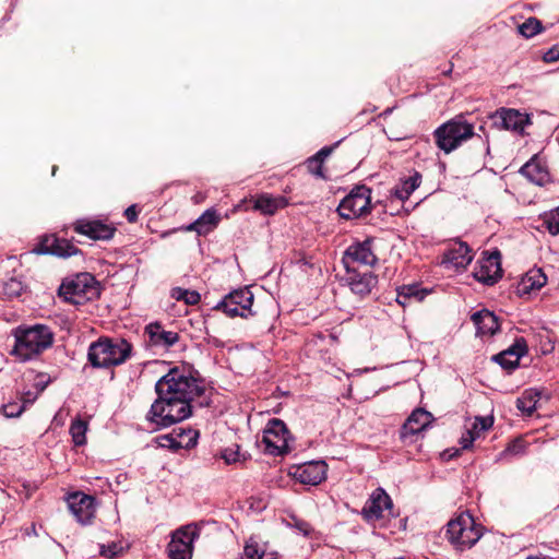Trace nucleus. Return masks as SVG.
<instances>
[{
  "instance_id": "nucleus-1",
  "label": "nucleus",
  "mask_w": 559,
  "mask_h": 559,
  "mask_svg": "<svg viewBox=\"0 0 559 559\" xmlns=\"http://www.w3.org/2000/svg\"><path fill=\"white\" fill-rule=\"evenodd\" d=\"M157 399L146 418L158 428H167L192 415V402L205 392L199 373L189 365L173 367L155 383Z\"/></svg>"
},
{
  "instance_id": "nucleus-2",
  "label": "nucleus",
  "mask_w": 559,
  "mask_h": 559,
  "mask_svg": "<svg viewBox=\"0 0 559 559\" xmlns=\"http://www.w3.org/2000/svg\"><path fill=\"white\" fill-rule=\"evenodd\" d=\"M13 354L26 361L49 348L53 342V333L44 324L17 328L14 333Z\"/></svg>"
},
{
  "instance_id": "nucleus-3",
  "label": "nucleus",
  "mask_w": 559,
  "mask_h": 559,
  "mask_svg": "<svg viewBox=\"0 0 559 559\" xmlns=\"http://www.w3.org/2000/svg\"><path fill=\"white\" fill-rule=\"evenodd\" d=\"M132 346L124 338L100 337L90 345L88 361L95 368L122 365L131 355Z\"/></svg>"
},
{
  "instance_id": "nucleus-4",
  "label": "nucleus",
  "mask_w": 559,
  "mask_h": 559,
  "mask_svg": "<svg viewBox=\"0 0 559 559\" xmlns=\"http://www.w3.org/2000/svg\"><path fill=\"white\" fill-rule=\"evenodd\" d=\"M450 543L459 550L474 546L483 535L481 527L476 524L469 513H461L448 523Z\"/></svg>"
},
{
  "instance_id": "nucleus-5",
  "label": "nucleus",
  "mask_w": 559,
  "mask_h": 559,
  "mask_svg": "<svg viewBox=\"0 0 559 559\" xmlns=\"http://www.w3.org/2000/svg\"><path fill=\"white\" fill-rule=\"evenodd\" d=\"M473 135L474 126L468 123L463 116L455 117L435 131L436 143L445 153L452 152Z\"/></svg>"
},
{
  "instance_id": "nucleus-6",
  "label": "nucleus",
  "mask_w": 559,
  "mask_h": 559,
  "mask_svg": "<svg viewBox=\"0 0 559 559\" xmlns=\"http://www.w3.org/2000/svg\"><path fill=\"white\" fill-rule=\"evenodd\" d=\"M59 296L67 302L75 306L84 305L86 301L96 299L99 296L97 283L90 273H81L74 278L63 282L59 287Z\"/></svg>"
},
{
  "instance_id": "nucleus-7",
  "label": "nucleus",
  "mask_w": 559,
  "mask_h": 559,
  "mask_svg": "<svg viewBox=\"0 0 559 559\" xmlns=\"http://www.w3.org/2000/svg\"><path fill=\"white\" fill-rule=\"evenodd\" d=\"M371 190L366 186L355 187L340 203L338 214L350 219L368 214L371 211Z\"/></svg>"
},
{
  "instance_id": "nucleus-8",
  "label": "nucleus",
  "mask_w": 559,
  "mask_h": 559,
  "mask_svg": "<svg viewBox=\"0 0 559 559\" xmlns=\"http://www.w3.org/2000/svg\"><path fill=\"white\" fill-rule=\"evenodd\" d=\"M200 531L194 525H186L176 530L167 546L170 559H191L193 542L199 537Z\"/></svg>"
},
{
  "instance_id": "nucleus-9",
  "label": "nucleus",
  "mask_w": 559,
  "mask_h": 559,
  "mask_svg": "<svg viewBox=\"0 0 559 559\" xmlns=\"http://www.w3.org/2000/svg\"><path fill=\"white\" fill-rule=\"evenodd\" d=\"M253 304V294L249 288H240L229 293L224 299L216 306V309L222 310L228 317H241L248 318L253 316L251 307Z\"/></svg>"
},
{
  "instance_id": "nucleus-10",
  "label": "nucleus",
  "mask_w": 559,
  "mask_h": 559,
  "mask_svg": "<svg viewBox=\"0 0 559 559\" xmlns=\"http://www.w3.org/2000/svg\"><path fill=\"white\" fill-rule=\"evenodd\" d=\"M288 436L285 424L281 419L273 418L263 431L262 441L269 453L280 455L288 451Z\"/></svg>"
},
{
  "instance_id": "nucleus-11",
  "label": "nucleus",
  "mask_w": 559,
  "mask_h": 559,
  "mask_svg": "<svg viewBox=\"0 0 559 559\" xmlns=\"http://www.w3.org/2000/svg\"><path fill=\"white\" fill-rule=\"evenodd\" d=\"M372 242L371 238H367L361 242L350 245L346 249L343 258L346 271L353 270L352 265L355 263L368 266H373L377 263L378 258L373 252Z\"/></svg>"
},
{
  "instance_id": "nucleus-12",
  "label": "nucleus",
  "mask_w": 559,
  "mask_h": 559,
  "mask_svg": "<svg viewBox=\"0 0 559 559\" xmlns=\"http://www.w3.org/2000/svg\"><path fill=\"white\" fill-rule=\"evenodd\" d=\"M68 507L76 521L83 525L90 524L95 516L96 503L92 496L73 492L68 497Z\"/></svg>"
},
{
  "instance_id": "nucleus-13",
  "label": "nucleus",
  "mask_w": 559,
  "mask_h": 559,
  "mask_svg": "<svg viewBox=\"0 0 559 559\" xmlns=\"http://www.w3.org/2000/svg\"><path fill=\"white\" fill-rule=\"evenodd\" d=\"M73 230L93 240H109L116 228L99 219L81 218L73 223Z\"/></svg>"
},
{
  "instance_id": "nucleus-14",
  "label": "nucleus",
  "mask_w": 559,
  "mask_h": 559,
  "mask_svg": "<svg viewBox=\"0 0 559 559\" xmlns=\"http://www.w3.org/2000/svg\"><path fill=\"white\" fill-rule=\"evenodd\" d=\"M501 254L498 250L491 252L478 262L474 271V277L486 285H493L501 276Z\"/></svg>"
},
{
  "instance_id": "nucleus-15",
  "label": "nucleus",
  "mask_w": 559,
  "mask_h": 559,
  "mask_svg": "<svg viewBox=\"0 0 559 559\" xmlns=\"http://www.w3.org/2000/svg\"><path fill=\"white\" fill-rule=\"evenodd\" d=\"M39 254H53L61 258L75 255L79 249L64 238L55 235L45 236L34 249Z\"/></svg>"
},
{
  "instance_id": "nucleus-16",
  "label": "nucleus",
  "mask_w": 559,
  "mask_h": 559,
  "mask_svg": "<svg viewBox=\"0 0 559 559\" xmlns=\"http://www.w3.org/2000/svg\"><path fill=\"white\" fill-rule=\"evenodd\" d=\"M345 281L350 292L359 298H365L370 295L378 284V277L373 273H359L355 270L347 271Z\"/></svg>"
},
{
  "instance_id": "nucleus-17",
  "label": "nucleus",
  "mask_w": 559,
  "mask_h": 559,
  "mask_svg": "<svg viewBox=\"0 0 559 559\" xmlns=\"http://www.w3.org/2000/svg\"><path fill=\"white\" fill-rule=\"evenodd\" d=\"M393 507L390 496L382 489H376L362 508V514L366 520H379L384 516V511Z\"/></svg>"
},
{
  "instance_id": "nucleus-18",
  "label": "nucleus",
  "mask_w": 559,
  "mask_h": 559,
  "mask_svg": "<svg viewBox=\"0 0 559 559\" xmlns=\"http://www.w3.org/2000/svg\"><path fill=\"white\" fill-rule=\"evenodd\" d=\"M472 254L465 242H454L443 254L442 264L448 269H465L472 262Z\"/></svg>"
},
{
  "instance_id": "nucleus-19",
  "label": "nucleus",
  "mask_w": 559,
  "mask_h": 559,
  "mask_svg": "<svg viewBox=\"0 0 559 559\" xmlns=\"http://www.w3.org/2000/svg\"><path fill=\"white\" fill-rule=\"evenodd\" d=\"M151 346L168 349L179 341V334L174 331H166L158 322L150 323L145 328Z\"/></svg>"
},
{
  "instance_id": "nucleus-20",
  "label": "nucleus",
  "mask_w": 559,
  "mask_h": 559,
  "mask_svg": "<svg viewBox=\"0 0 559 559\" xmlns=\"http://www.w3.org/2000/svg\"><path fill=\"white\" fill-rule=\"evenodd\" d=\"M325 463L322 461H312L299 466L294 475L301 484L318 485L325 479Z\"/></svg>"
},
{
  "instance_id": "nucleus-21",
  "label": "nucleus",
  "mask_w": 559,
  "mask_h": 559,
  "mask_svg": "<svg viewBox=\"0 0 559 559\" xmlns=\"http://www.w3.org/2000/svg\"><path fill=\"white\" fill-rule=\"evenodd\" d=\"M496 119H499L503 129L519 133L530 123V117L516 109L501 108L496 112Z\"/></svg>"
},
{
  "instance_id": "nucleus-22",
  "label": "nucleus",
  "mask_w": 559,
  "mask_h": 559,
  "mask_svg": "<svg viewBox=\"0 0 559 559\" xmlns=\"http://www.w3.org/2000/svg\"><path fill=\"white\" fill-rule=\"evenodd\" d=\"M526 353L527 346L525 341L522 338L518 340L508 349L493 356V360L497 361L503 369L513 370L519 366L521 357H523Z\"/></svg>"
},
{
  "instance_id": "nucleus-23",
  "label": "nucleus",
  "mask_w": 559,
  "mask_h": 559,
  "mask_svg": "<svg viewBox=\"0 0 559 559\" xmlns=\"http://www.w3.org/2000/svg\"><path fill=\"white\" fill-rule=\"evenodd\" d=\"M221 221L216 210H206L198 219L186 226L183 229L187 231H195L199 236L207 235L213 231Z\"/></svg>"
},
{
  "instance_id": "nucleus-24",
  "label": "nucleus",
  "mask_w": 559,
  "mask_h": 559,
  "mask_svg": "<svg viewBox=\"0 0 559 559\" xmlns=\"http://www.w3.org/2000/svg\"><path fill=\"white\" fill-rule=\"evenodd\" d=\"M472 321L481 336H491L499 330L498 318L487 309L473 313Z\"/></svg>"
},
{
  "instance_id": "nucleus-25",
  "label": "nucleus",
  "mask_w": 559,
  "mask_h": 559,
  "mask_svg": "<svg viewBox=\"0 0 559 559\" xmlns=\"http://www.w3.org/2000/svg\"><path fill=\"white\" fill-rule=\"evenodd\" d=\"M547 283V276L540 269L530 270L521 280L518 285V293L521 296L530 295L533 292L539 290Z\"/></svg>"
},
{
  "instance_id": "nucleus-26",
  "label": "nucleus",
  "mask_w": 559,
  "mask_h": 559,
  "mask_svg": "<svg viewBox=\"0 0 559 559\" xmlns=\"http://www.w3.org/2000/svg\"><path fill=\"white\" fill-rule=\"evenodd\" d=\"M288 204L285 197H272L270 194L258 195L254 200V210L265 215H273L280 209H284Z\"/></svg>"
},
{
  "instance_id": "nucleus-27",
  "label": "nucleus",
  "mask_w": 559,
  "mask_h": 559,
  "mask_svg": "<svg viewBox=\"0 0 559 559\" xmlns=\"http://www.w3.org/2000/svg\"><path fill=\"white\" fill-rule=\"evenodd\" d=\"M542 392L537 389L525 390L516 400L518 409L525 416H532L540 400Z\"/></svg>"
},
{
  "instance_id": "nucleus-28",
  "label": "nucleus",
  "mask_w": 559,
  "mask_h": 559,
  "mask_svg": "<svg viewBox=\"0 0 559 559\" xmlns=\"http://www.w3.org/2000/svg\"><path fill=\"white\" fill-rule=\"evenodd\" d=\"M520 173L525 176L530 181L536 185H543V182L547 179V171L542 167L536 157L531 158L527 163H525Z\"/></svg>"
},
{
  "instance_id": "nucleus-29",
  "label": "nucleus",
  "mask_w": 559,
  "mask_h": 559,
  "mask_svg": "<svg viewBox=\"0 0 559 559\" xmlns=\"http://www.w3.org/2000/svg\"><path fill=\"white\" fill-rule=\"evenodd\" d=\"M430 413L424 409H416L404 424V429L409 433H418L428 425Z\"/></svg>"
},
{
  "instance_id": "nucleus-30",
  "label": "nucleus",
  "mask_w": 559,
  "mask_h": 559,
  "mask_svg": "<svg viewBox=\"0 0 559 559\" xmlns=\"http://www.w3.org/2000/svg\"><path fill=\"white\" fill-rule=\"evenodd\" d=\"M420 182L421 175L415 173L413 176L402 181L401 185L395 188V197L402 201L407 200L409 195L419 187Z\"/></svg>"
},
{
  "instance_id": "nucleus-31",
  "label": "nucleus",
  "mask_w": 559,
  "mask_h": 559,
  "mask_svg": "<svg viewBox=\"0 0 559 559\" xmlns=\"http://www.w3.org/2000/svg\"><path fill=\"white\" fill-rule=\"evenodd\" d=\"M87 421L75 418L70 426V435L75 445H83L86 443Z\"/></svg>"
},
{
  "instance_id": "nucleus-32",
  "label": "nucleus",
  "mask_w": 559,
  "mask_h": 559,
  "mask_svg": "<svg viewBox=\"0 0 559 559\" xmlns=\"http://www.w3.org/2000/svg\"><path fill=\"white\" fill-rule=\"evenodd\" d=\"M171 297L177 300H183L187 305H197L200 301V294L195 290H188L176 287L171 290Z\"/></svg>"
},
{
  "instance_id": "nucleus-33",
  "label": "nucleus",
  "mask_w": 559,
  "mask_h": 559,
  "mask_svg": "<svg viewBox=\"0 0 559 559\" xmlns=\"http://www.w3.org/2000/svg\"><path fill=\"white\" fill-rule=\"evenodd\" d=\"M519 32L522 36L531 38L542 32V23L535 17H530L519 25Z\"/></svg>"
},
{
  "instance_id": "nucleus-34",
  "label": "nucleus",
  "mask_w": 559,
  "mask_h": 559,
  "mask_svg": "<svg viewBox=\"0 0 559 559\" xmlns=\"http://www.w3.org/2000/svg\"><path fill=\"white\" fill-rule=\"evenodd\" d=\"M24 289L23 283L17 278H10L3 283L2 293L8 298L19 297Z\"/></svg>"
},
{
  "instance_id": "nucleus-35",
  "label": "nucleus",
  "mask_w": 559,
  "mask_h": 559,
  "mask_svg": "<svg viewBox=\"0 0 559 559\" xmlns=\"http://www.w3.org/2000/svg\"><path fill=\"white\" fill-rule=\"evenodd\" d=\"M26 400H27V396L25 395L23 399V403L9 402V403L4 404L2 406L3 415L8 418H14V417L20 416L25 408V404L28 403Z\"/></svg>"
},
{
  "instance_id": "nucleus-36",
  "label": "nucleus",
  "mask_w": 559,
  "mask_h": 559,
  "mask_svg": "<svg viewBox=\"0 0 559 559\" xmlns=\"http://www.w3.org/2000/svg\"><path fill=\"white\" fill-rule=\"evenodd\" d=\"M544 224L551 235H559V206L545 215Z\"/></svg>"
},
{
  "instance_id": "nucleus-37",
  "label": "nucleus",
  "mask_w": 559,
  "mask_h": 559,
  "mask_svg": "<svg viewBox=\"0 0 559 559\" xmlns=\"http://www.w3.org/2000/svg\"><path fill=\"white\" fill-rule=\"evenodd\" d=\"M124 550V546L121 542H112L108 545L100 546V555L108 558H115L121 555Z\"/></svg>"
},
{
  "instance_id": "nucleus-38",
  "label": "nucleus",
  "mask_w": 559,
  "mask_h": 559,
  "mask_svg": "<svg viewBox=\"0 0 559 559\" xmlns=\"http://www.w3.org/2000/svg\"><path fill=\"white\" fill-rule=\"evenodd\" d=\"M49 381H50V378L47 374H44V373L37 374L35 382H34V386L36 388L37 392L34 395L31 392L26 393V396H27L26 401L27 402L35 401L37 399V395L46 389Z\"/></svg>"
},
{
  "instance_id": "nucleus-39",
  "label": "nucleus",
  "mask_w": 559,
  "mask_h": 559,
  "mask_svg": "<svg viewBox=\"0 0 559 559\" xmlns=\"http://www.w3.org/2000/svg\"><path fill=\"white\" fill-rule=\"evenodd\" d=\"M418 290L415 286H403L397 290L396 301L404 306L406 300L413 297H417Z\"/></svg>"
},
{
  "instance_id": "nucleus-40",
  "label": "nucleus",
  "mask_w": 559,
  "mask_h": 559,
  "mask_svg": "<svg viewBox=\"0 0 559 559\" xmlns=\"http://www.w3.org/2000/svg\"><path fill=\"white\" fill-rule=\"evenodd\" d=\"M322 164L323 162H321L320 158L316 157L314 155L306 160L308 171L319 178H324Z\"/></svg>"
},
{
  "instance_id": "nucleus-41",
  "label": "nucleus",
  "mask_w": 559,
  "mask_h": 559,
  "mask_svg": "<svg viewBox=\"0 0 559 559\" xmlns=\"http://www.w3.org/2000/svg\"><path fill=\"white\" fill-rule=\"evenodd\" d=\"M223 459L227 464L236 463L240 461L239 447L235 445L234 448H227L223 452Z\"/></svg>"
},
{
  "instance_id": "nucleus-42",
  "label": "nucleus",
  "mask_w": 559,
  "mask_h": 559,
  "mask_svg": "<svg viewBox=\"0 0 559 559\" xmlns=\"http://www.w3.org/2000/svg\"><path fill=\"white\" fill-rule=\"evenodd\" d=\"M474 423L479 427V431L485 432L489 430L493 425V417L492 416H477L475 417Z\"/></svg>"
},
{
  "instance_id": "nucleus-43",
  "label": "nucleus",
  "mask_w": 559,
  "mask_h": 559,
  "mask_svg": "<svg viewBox=\"0 0 559 559\" xmlns=\"http://www.w3.org/2000/svg\"><path fill=\"white\" fill-rule=\"evenodd\" d=\"M294 526L304 535V536H309L313 528L312 526L306 522V521H302V520H298V519H294Z\"/></svg>"
},
{
  "instance_id": "nucleus-44",
  "label": "nucleus",
  "mask_w": 559,
  "mask_h": 559,
  "mask_svg": "<svg viewBox=\"0 0 559 559\" xmlns=\"http://www.w3.org/2000/svg\"><path fill=\"white\" fill-rule=\"evenodd\" d=\"M558 59H559V48H557V47L549 49L544 55V60L546 62H554V61H557Z\"/></svg>"
},
{
  "instance_id": "nucleus-45",
  "label": "nucleus",
  "mask_w": 559,
  "mask_h": 559,
  "mask_svg": "<svg viewBox=\"0 0 559 559\" xmlns=\"http://www.w3.org/2000/svg\"><path fill=\"white\" fill-rule=\"evenodd\" d=\"M124 216H126V218L128 219V222H130V223H134V222L138 219V211H136V206H135V205H131V206H129V207L124 211Z\"/></svg>"
},
{
  "instance_id": "nucleus-46",
  "label": "nucleus",
  "mask_w": 559,
  "mask_h": 559,
  "mask_svg": "<svg viewBox=\"0 0 559 559\" xmlns=\"http://www.w3.org/2000/svg\"><path fill=\"white\" fill-rule=\"evenodd\" d=\"M476 440L468 431H466L461 438V444L463 449H469L473 441Z\"/></svg>"
},
{
  "instance_id": "nucleus-47",
  "label": "nucleus",
  "mask_w": 559,
  "mask_h": 559,
  "mask_svg": "<svg viewBox=\"0 0 559 559\" xmlns=\"http://www.w3.org/2000/svg\"><path fill=\"white\" fill-rule=\"evenodd\" d=\"M333 147L332 146H324L322 147L317 154H314L316 157L320 158L321 162H324V159L330 156L332 153Z\"/></svg>"
},
{
  "instance_id": "nucleus-48",
  "label": "nucleus",
  "mask_w": 559,
  "mask_h": 559,
  "mask_svg": "<svg viewBox=\"0 0 559 559\" xmlns=\"http://www.w3.org/2000/svg\"><path fill=\"white\" fill-rule=\"evenodd\" d=\"M188 435H189V440L187 441V443L185 444V447H186V448H190V447L195 445V443H197V438H198V432H197V431H193V430H190Z\"/></svg>"
},
{
  "instance_id": "nucleus-49",
  "label": "nucleus",
  "mask_w": 559,
  "mask_h": 559,
  "mask_svg": "<svg viewBox=\"0 0 559 559\" xmlns=\"http://www.w3.org/2000/svg\"><path fill=\"white\" fill-rule=\"evenodd\" d=\"M466 431H468V433H471L475 439L479 438L480 435L483 433L481 431H479V427L475 423H473L472 427Z\"/></svg>"
},
{
  "instance_id": "nucleus-50",
  "label": "nucleus",
  "mask_w": 559,
  "mask_h": 559,
  "mask_svg": "<svg viewBox=\"0 0 559 559\" xmlns=\"http://www.w3.org/2000/svg\"><path fill=\"white\" fill-rule=\"evenodd\" d=\"M26 534L27 535L33 534V535L37 536L35 524H32V526L26 531Z\"/></svg>"
},
{
  "instance_id": "nucleus-51",
  "label": "nucleus",
  "mask_w": 559,
  "mask_h": 559,
  "mask_svg": "<svg viewBox=\"0 0 559 559\" xmlns=\"http://www.w3.org/2000/svg\"><path fill=\"white\" fill-rule=\"evenodd\" d=\"M56 170H57V167L55 166V167L52 168V175H55Z\"/></svg>"
},
{
  "instance_id": "nucleus-52",
  "label": "nucleus",
  "mask_w": 559,
  "mask_h": 559,
  "mask_svg": "<svg viewBox=\"0 0 559 559\" xmlns=\"http://www.w3.org/2000/svg\"><path fill=\"white\" fill-rule=\"evenodd\" d=\"M527 559H540V558H538V557H530Z\"/></svg>"
}]
</instances>
